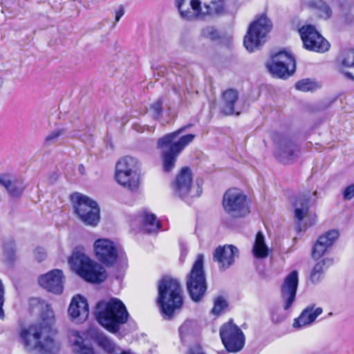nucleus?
<instances>
[{
  "label": "nucleus",
  "instance_id": "nucleus-22",
  "mask_svg": "<svg viewBox=\"0 0 354 354\" xmlns=\"http://www.w3.org/2000/svg\"><path fill=\"white\" fill-rule=\"evenodd\" d=\"M339 232L336 230H331L320 236L315 243L312 256L314 259H319L326 252L327 249L333 245L339 237Z\"/></svg>",
  "mask_w": 354,
  "mask_h": 354
},
{
  "label": "nucleus",
  "instance_id": "nucleus-33",
  "mask_svg": "<svg viewBox=\"0 0 354 354\" xmlns=\"http://www.w3.org/2000/svg\"><path fill=\"white\" fill-rule=\"evenodd\" d=\"M75 335L73 347L75 354H94L92 347L86 345L84 339L77 333H75Z\"/></svg>",
  "mask_w": 354,
  "mask_h": 354
},
{
  "label": "nucleus",
  "instance_id": "nucleus-10",
  "mask_svg": "<svg viewBox=\"0 0 354 354\" xmlns=\"http://www.w3.org/2000/svg\"><path fill=\"white\" fill-rule=\"evenodd\" d=\"M223 206L225 212L232 218L244 217L250 213L247 196L239 189H229L225 193Z\"/></svg>",
  "mask_w": 354,
  "mask_h": 354
},
{
  "label": "nucleus",
  "instance_id": "nucleus-41",
  "mask_svg": "<svg viewBox=\"0 0 354 354\" xmlns=\"http://www.w3.org/2000/svg\"><path fill=\"white\" fill-rule=\"evenodd\" d=\"M3 252L9 260H12L15 254L13 243L12 242L5 243L3 245Z\"/></svg>",
  "mask_w": 354,
  "mask_h": 354
},
{
  "label": "nucleus",
  "instance_id": "nucleus-42",
  "mask_svg": "<svg viewBox=\"0 0 354 354\" xmlns=\"http://www.w3.org/2000/svg\"><path fill=\"white\" fill-rule=\"evenodd\" d=\"M330 46H304V48L308 51L318 53H324L329 50Z\"/></svg>",
  "mask_w": 354,
  "mask_h": 354
},
{
  "label": "nucleus",
  "instance_id": "nucleus-49",
  "mask_svg": "<svg viewBox=\"0 0 354 354\" xmlns=\"http://www.w3.org/2000/svg\"><path fill=\"white\" fill-rule=\"evenodd\" d=\"M46 317L50 318V317H53V311L52 310L51 308L50 307L49 305H46Z\"/></svg>",
  "mask_w": 354,
  "mask_h": 354
},
{
  "label": "nucleus",
  "instance_id": "nucleus-2",
  "mask_svg": "<svg viewBox=\"0 0 354 354\" xmlns=\"http://www.w3.org/2000/svg\"><path fill=\"white\" fill-rule=\"evenodd\" d=\"M157 304L165 319H171L183 306V289L179 281L165 276L159 281Z\"/></svg>",
  "mask_w": 354,
  "mask_h": 354
},
{
  "label": "nucleus",
  "instance_id": "nucleus-44",
  "mask_svg": "<svg viewBox=\"0 0 354 354\" xmlns=\"http://www.w3.org/2000/svg\"><path fill=\"white\" fill-rule=\"evenodd\" d=\"M343 197L344 200H351L354 197V184H351L345 188Z\"/></svg>",
  "mask_w": 354,
  "mask_h": 354
},
{
  "label": "nucleus",
  "instance_id": "nucleus-23",
  "mask_svg": "<svg viewBox=\"0 0 354 354\" xmlns=\"http://www.w3.org/2000/svg\"><path fill=\"white\" fill-rule=\"evenodd\" d=\"M322 313L323 309L321 307L315 308V304H310L303 310L299 317L294 320L292 326L295 328H299L310 325Z\"/></svg>",
  "mask_w": 354,
  "mask_h": 354
},
{
  "label": "nucleus",
  "instance_id": "nucleus-25",
  "mask_svg": "<svg viewBox=\"0 0 354 354\" xmlns=\"http://www.w3.org/2000/svg\"><path fill=\"white\" fill-rule=\"evenodd\" d=\"M303 44H330L312 25L304 26L299 29Z\"/></svg>",
  "mask_w": 354,
  "mask_h": 354
},
{
  "label": "nucleus",
  "instance_id": "nucleus-53",
  "mask_svg": "<svg viewBox=\"0 0 354 354\" xmlns=\"http://www.w3.org/2000/svg\"><path fill=\"white\" fill-rule=\"evenodd\" d=\"M3 84V80L1 77H0V88L2 87Z\"/></svg>",
  "mask_w": 354,
  "mask_h": 354
},
{
  "label": "nucleus",
  "instance_id": "nucleus-28",
  "mask_svg": "<svg viewBox=\"0 0 354 354\" xmlns=\"http://www.w3.org/2000/svg\"><path fill=\"white\" fill-rule=\"evenodd\" d=\"M310 195L301 194L297 197L293 205L295 207V218L298 222L301 221L308 214L310 208Z\"/></svg>",
  "mask_w": 354,
  "mask_h": 354
},
{
  "label": "nucleus",
  "instance_id": "nucleus-15",
  "mask_svg": "<svg viewBox=\"0 0 354 354\" xmlns=\"http://www.w3.org/2000/svg\"><path fill=\"white\" fill-rule=\"evenodd\" d=\"M298 146L291 139L282 138L277 144L276 158L284 164L291 163L297 157Z\"/></svg>",
  "mask_w": 354,
  "mask_h": 354
},
{
  "label": "nucleus",
  "instance_id": "nucleus-37",
  "mask_svg": "<svg viewBox=\"0 0 354 354\" xmlns=\"http://www.w3.org/2000/svg\"><path fill=\"white\" fill-rule=\"evenodd\" d=\"M295 87L297 90L301 91H309L315 89V84L309 79H304L297 82Z\"/></svg>",
  "mask_w": 354,
  "mask_h": 354
},
{
  "label": "nucleus",
  "instance_id": "nucleus-31",
  "mask_svg": "<svg viewBox=\"0 0 354 354\" xmlns=\"http://www.w3.org/2000/svg\"><path fill=\"white\" fill-rule=\"evenodd\" d=\"M254 256L257 259H264L268 255V248L265 243V237L261 232H258L252 248Z\"/></svg>",
  "mask_w": 354,
  "mask_h": 354
},
{
  "label": "nucleus",
  "instance_id": "nucleus-47",
  "mask_svg": "<svg viewBox=\"0 0 354 354\" xmlns=\"http://www.w3.org/2000/svg\"><path fill=\"white\" fill-rule=\"evenodd\" d=\"M261 46H245L248 53H252L261 50Z\"/></svg>",
  "mask_w": 354,
  "mask_h": 354
},
{
  "label": "nucleus",
  "instance_id": "nucleus-48",
  "mask_svg": "<svg viewBox=\"0 0 354 354\" xmlns=\"http://www.w3.org/2000/svg\"><path fill=\"white\" fill-rule=\"evenodd\" d=\"M188 354H205L200 347H196L189 350Z\"/></svg>",
  "mask_w": 354,
  "mask_h": 354
},
{
  "label": "nucleus",
  "instance_id": "nucleus-21",
  "mask_svg": "<svg viewBox=\"0 0 354 354\" xmlns=\"http://www.w3.org/2000/svg\"><path fill=\"white\" fill-rule=\"evenodd\" d=\"M225 12L224 0H206L203 6L200 1L196 17L205 18L207 16L215 17L224 15Z\"/></svg>",
  "mask_w": 354,
  "mask_h": 354
},
{
  "label": "nucleus",
  "instance_id": "nucleus-3",
  "mask_svg": "<svg viewBox=\"0 0 354 354\" xmlns=\"http://www.w3.org/2000/svg\"><path fill=\"white\" fill-rule=\"evenodd\" d=\"M95 315L97 321L107 330L115 333L120 325L126 323L129 313L124 304L117 298L100 301L95 307Z\"/></svg>",
  "mask_w": 354,
  "mask_h": 354
},
{
  "label": "nucleus",
  "instance_id": "nucleus-4",
  "mask_svg": "<svg viewBox=\"0 0 354 354\" xmlns=\"http://www.w3.org/2000/svg\"><path fill=\"white\" fill-rule=\"evenodd\" d=\"M68 263L71 268L88 282L100 283L106 278L105 269L77 248L73 250Z\"/></svg>",
  "mask_w": 354,
  "mask_h": 354
},
{
  "label": "nucleus",
  "instance_id": "nucleus-32",
  "mask_svg": "<svg viewBox=\"0 0 354 354\" xmlns=\"http://www.w3.org/2000/svg\"><path fill=\"white\" fill-rule=\"evenodd\" d=\"M307 6L315 8L321 12V17L328 19L331 17L333 12L330 7L324 0H305Z\"/></svg>",
  "mask_w": 354,
  "mask_h": 354
},
{
  "label": "nucleus",
  "instance_id": "nucleus-26",
  "mask_svg": "<svg viewBox=\"0 0 354 354\" xmlns=\"http://www.w3.org/2000/svg\"><path fill=\"white\" fill-rule=\"evenodd\" d=\"M239 99V92L234 88H228L222 95V113L225 115L236 114L239 115L240 111H236L235 104Z\"/></svg>",
  "mask_w": 354,
  "mask_h": 354
},
{
  "label": "nucleus",
  "instance_id": "nucleus-27",
  "mask_svg": "<svg viewBox=\"0 0 354 354\" xmlns=\"http://www.w3.org/2000/svg\"><path fill=\"white\" fill-rule=\"evenodd\" d=\"M175 3L182 18L187 20L196 18L200 0H175Z\"/></svg>",
  "mask_w": 354,
  "mask_h": 354
},
{
  "label": "nucleus",
  "instance_id": "nucleus-52",
  "mask_svg": "<svg viewBox=\"0 0 354 354\" xmlns=\"http://www.w3.org/2000/svg\"><path fill=\"white\" fill-rule=\"evenodd\" d=\"M227 42H232V37L231 36L227 37Z\"/></svg>",
  "mask_w": 354,
  "mask_h": 354
},
{
  "label": "nucleus",
  "instance_id": "nucleus-51",
  "mask_svg": "<svg viewBox=\"0 0 354 354\" xmlns=\"http://www.w3.org/2000/svg\"><path fill=\"white\" fill-rule=\"evenodd\" d=\"M79 170H80V171L82 174H83V171H84V166H83L82 165H80L79 166Z\"/></svg>",
  "mask_w": 354,
  "mask_h": 354
},
{
  "label": "nucleus",
  "instance_id": "nucleus-30",
  "mask_svg": "<svg viewBox=\"0 0 354 354\" xmlns=\"http://www.w3.org/2000/svg\"><path fill=\"white\" fill-rule=\"evenodd\" d=\"M333 259L326 258L315 264L310 274V279L313 283L319 282L324 272L333 264Z\"/></svg>",
  "mask_w": 354,
  "mask_h": 354
},
{
  "label": "nucleus",
  "instance_id": "nucleus-50",
  "mask_svg": "<svg viewBox=\"0 0 354 354\" xmlns=\"http://www.w3.org/2000/svg\"><path fill=\"white\" fill-rule=\"evenodd\" d=\"M187 324L185 323L183 325H182L180 328H179V333L180 334H183L184 332H185L186 329H187Z\"/></svg>",
  "mask_w": 354,
  "mask_h": 354
},
{
  "label": "nucleus",
  "instance_id": "nucleus-13",
  "mask_svg": "<svg viewBox=\"0 0 354 354\" xmlns=\"http://www.w3.org/2000/svg\"><path fill=\"white\" fill-rule=\"evenodd\" d=\"M94 250L97 259L106 266H111L116 262L118 251L113 241L99 239L95 241Z\"/></svg>",
  "mask_w": 354,
  "mask_h": 354
},
{
  "label": "nucleus",
  "instance_id": "nucleus-46",
  "mask_svg": "<svg viewBox=\"0 0 354 354\" xmlns=\"http://www.w3.org/2000/svg\"><path fill=\"white\" fill-rule=\"evenodd\" d=\"M124 8L122 6H120L119 8V9L115 11V21H117V22L119 21L120 19H121V17L124 15Z\"/></svg>",
  "mask_w": 354,
  "mask_h": 354
},
{
  "label": "nucleus",
  "instance_id": "nucleus-12",
  "mask_svg": "<svg viewBox=\"0 0 354 354\" xmlns=\"http://www.w3.org/2000/svg\"><path fill=\"white\" fill-rule=\"evenodd\" d=\"M272 28V23L266 15H262L250 23L243 44H261L265 43L267 35Z\"/></svg>",
  "mask_w": 354,
  "mask_h": 354
},
{
  "label": "nucleus",
  "instance_id": "nucleus-8",
  "mask_svg": "<svg viewBox=\"0 0 354 354\" xmlns=\"http://www.w3.org/2000/svg\"><path fill=\"white\" fill-rule=\"evenodd\" d=\"M75 212L87 225L96 226L100 221V207L96 201L80 193L71 195Z\"/></svg>",
  "mask_w": 354,
  "mask_h": 354
},
{
  "label": "nucleus",
  "instance_id": "nucleus-43",
  "mask_svg": "<svg viewBox=\"0 0 354 354\" xmlns=\"http://www.w3.org/2000/svg\"><path fill=\"white\" fill-rule=\"evenodd\" d=\"M4 303V287L2 281L0 279V318H4V312L3 306Z\"/></svg>",
  "mask_w": 354,
  "mask_h": 354
},
{
  "label": "nucleus",
  "instance_id": "nucleus-34",
  "mask_svg": "<svg viewBox=\"0 0 354 354\" xmlns=\"http://www.w3.org/2000/svg\"><path fill=\"white\" fill-rule=\"evenodd\" d=\"M66 133V129L64 128H58L49 132L44 139V145L46 147L57 144L62 136Z\"/></svg>",
  "mask_w": 354,
  "mask_h": 354
},
{
  "label": "nucleus",
  "instance_id": "nucleus-16",
  "mask_svg": "<svg viewBox=\"0 0 354 354\" xmlns=\"http://www.w3.org/2000/svg\"><path fill=\"white\" fill-rule=\"evenodd\" d=\"M64 277L61 270H53L39 278L41 287L55 294H61L64 290Z\"/></svg>",
  "mask_w": 354,
  "mask_h": 354
},
{
  "label": "nucleus",
  "instance_id": "nucleus-38",
  "mask_svg": "<svg viewBox=\"0 0 354 354\" xmlns=\"http://www.w3.org/2000/svg\"><path fill=\"white\" fill-rule=\"evenodd\" d=\"M162 101L160 98L156 102H155L151 106V110L153 112V117L154 118H159L162 116Z\"/></svg>",
  "mask_w": 354,
  "mask_h": 354
},
{
  "label": "nucleus",
  "instance_id": "nucleus-17",
  "mask_svg": "<svg viewBox=\"0 0 354 354\" xmlns=\"http://www.w3.org/2000/svg\"><path fill=\"white\" fill-rule=\"evenodd\" d=\"M239 250L232 245L218 246L214 252L213 259L218 265L220 270H225L234 263V258L238 257Z\"/></svg>",
  "mask_w": 354,
  "mask_h": 354
},
{
  "label": "nucleus",
  "instance_id": "nucleus-11",
  "mask_svg": "<svg viewBox=\"0 0 354 354\" xmlns=\"http://www.w3.org/2000/svg\"><path fill=\"white\" fill-rule=\"evenodd\" d=\"M220 337L228 352L240 351L245 345V335L241 328L232 320L223 324L220 328Z\"/></svg>",
  "mask_w": 354,
  "mask_h": 354
},
{
  "label": "nucleus",
  "instance_id": "nucleus-9",
  "mask_svg": "<svg viewBox=\"0 0 354 354\" xmlns=\"http://www.w3.org/2000/svg\"><path fill=\"white\" fill-rule=\"evenodd\" d=\"M138 169L139 162L136 158L124 157L116 164L115 179L124 187L135 190L138 187Z\"/></svg>",
  "mask_w": 354,
  "mask_h": 354
},
{
  "label": "nucleus",
  "instance_id": "nucleus-24",
  "mask_svg": "<svg viewBox=\"0 0 354 354\" xmlns=\"http://www.w3.org/2000/svg\"><path fill=\"white\" fill-rule=\"evenodd\" d=\"M0 185H3L8 194L13 198H20L26 188L22 179L12 178L8 175L0 176Z\"/></svg>",
  "mask_w": 354,
  "mask_h": 354
},
{
  "label": "nucleus",
  "instance_id": "nucleus-1",
  "mask_svg": "<svg viewBox=\"0 0 354 354\" xmlns=\"http://www.w3.org/2000/svg\"><path fill=\"white\" fill-rule=\"evenodd\" d=\"M192 124L183 126L178 130L165 134L157 141V148L162 149L161 156L162 159L163 170L169 172L175 167L178 156L194 139V134L183 136L178 140L175 139Z\"/></svg>",
  "mask_w": 354,
  "mask_h": 354
},
{
  "label": "nucleus",
  "instance_id": "nucleus-40",
  "mask_svg": "<svg viewBox=\"0 0 354 354\" xmlns=\"http://www.w3.org/2000/svg\"><path fill=\"white\" fill-rule=\"evenodd\" d=\"M333 7H338L342 9H349L352 7L353 3L347 0H330Z\"/></svg>",
  "mask_w": 354,
  "mask_h": 354
},
{
  "label": "nucleus",
  "instance_id": "nucleus-20",
  "mask_svg": "<svg viewBox=\"0 0 354 354\" xmlns=\"http://www.w3.org/2000/svg\"><path fill=\"white\" fill-rule=\"evenodd\" d=\"M192 185V171L187 167H183L173 183L174 193L177 196L183 198L189 193Z\"/></svg>",
  "mask_w": 354,
  "mask_h": 354
},
{
  "label": "nucleus",
  "instance_id": "nucleus-19",
  "mask_svg": "<svg viewBox=\"0 0 354 354\" xmlns=\"http://www.w3.org/2000/svg\"><path fill=\"white\" fill-rule=\"evenodd\" d=\"M68 315L77 322H84L88 317L89 308L86 299L77 295L74 296L68 309Z\"/></svg>",
  "mask_w": 354,
  "mask_h": 354
},
{
  "label": "nucleus",
  "instance_id": "nucleus-7",
  "mask_svg": "<svg viewBox=\"0 0 354 354\" xmlns=\"http://www.w3.org/2000/svg\"><path fill=\"white\" fill-rule=\"evenodd\" d=\"M265 65L272 76L281 79L288 78L296 71L295 57L286 50L271 54Z\"/></svg>",
  "mask_w": 354,
  "mask_h": 354
},
{
  "label": "nucleus",
  "instance_id": "nucleus-14",
  "mask_svg": "<svg viewBox=\"0 0 354 354\" xmlns=\"http://www.w3.org/2000/svg\"><path fill=\"white\" fill-rule=\"evenodd\" d=\"M299 283L298 272L293 270L284 279L281 286V297L283 304V309L288 310L294 302Z\"/></svg>",
  "mask_w": 354,
  "mask_h": 354
},
{
  "label": "nucleus",
  "instance_id": "nucleus-35",
  "mask_svg": "<svg viewBox=\"0 0 354 354\" xmlns=\"http://www.w3.org/2000/svg\"><path fill=\"white\" fill-rule=\"evenodd\" d=\"M201 36L210 39L211 41H216L221 38L219 31L212 26H206L201 30Z\"/></svg>",
  "mask_w": 354,
  "mask_h": 354
},
{
  "label": "nucleus",
  "instance_id": "nucleus-39",
  "mask_svg": "<svg viewBox=\"0 0 354 354\" xmlns=\"http://www.w3.org/2000/svg\"><path fill=\"white\" fill-rule=\"evenodd\" d=\"M99 345L109 353H111L115 350V345L106 337H101L99 339Z\"/></svg>",
  "mask_w": 354,
  "mask_h": 354
},
{
  "label": "nucleus",
  "instance_id": "nucleus-29",
  "mask_svg": "<svg viewBox=\"0 0 354 354\" xmlns=\"http://www.w3.org/2000/svg\"><path fill=\"white\" fill-rule=\"evenodd\" d=\"M142 230L148 234L156 232L160 227V223L157 221L154 214H150L147 211L142 213Z\"/></svg>",
  "mask_w": 354,
  "mask_h": 354
},
{
  "label": "nucleus",
  "instance_id": "nucleus-45",
  "mask_svg": "<svg viewBox=\"0 0 354 354\" xmlns=\"http://www.w3.org/2000/svg\"><path fill=\"white\" fill-rule=\"evenodd\" d=\"M34 255L36 260L40 262L46 258V253L43 248L39 247L35 250Z\"/></svg>",
  "mask_w": 354,
  "mask_h": 354
},
{
  "label": "nucleus",
  "instance_id": "nucleus-36",
  "mask_svg": "<svg viewBox=\"0 0 354 354\" xmlns=\"http://www.w3.org/2000/svg\"><path fill=\"white\" fill-rule=\"evenodd\" d=\"M227 307V303L223 297L219 296L214 299V307L212 313L215 315H219Z\"/></svg>",
  "mask_w": 354,
  "mask_h": 354
},
{
  "label": "nucleus",
  "instance_id": "nucleus-5",
  "mask_svg": "<svg viewBox=\"0 0 354 354\" xmlns=\"http://www.w3.org/2000/svg\"><path fill=\"white\" fill-rule=\"evenodd\" d=\"M47 328L39 324L31 325L21 332V338L28 351L44 354H55L59 351V346L50 337L41 340Z\"/></svg>",
  "mask_w": 354,
  "mask_h": 354
},
{
  "label": "nucleus",
  "instance_id": "nucleus-18",
  "mask_svg": "<svg viewBox=\"0 0 354 354\" xmlns=\"http://www.w3.org/2000/svg\"><path fill=\"white\" fill-rule=\"evenodd\" d=\"M335 64L341 73L354 81V48L342 50L336 57Z\"/></svg>",
  "mask_w": 354,
  "mask_h": 354
},
{
  "label": "nucleus",
  "instance_id": "nucleus-6",
  "mask_svg": "<svg viewBox=\"0 0 354 354\" xmlns=\"http://www.w3.org/2000/svg\"><path fill=\"white\" fill-rule=\"evenodd\" d=\"M203 261L204 255L199 254L189 273L186 277L187 292L191 299L195 302H198L202 299L207 288L203 268Z\"/></svg>",
  "mask_w": 354,
  "mask_h": 354
}]
</instances>
